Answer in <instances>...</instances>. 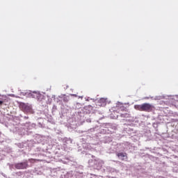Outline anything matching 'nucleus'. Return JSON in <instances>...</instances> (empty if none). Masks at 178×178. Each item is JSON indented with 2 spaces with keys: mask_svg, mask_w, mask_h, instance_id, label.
<instances>
[{
  "mask_svg": "<svg viewBox=\"0 0 178 178\" xmlns=\"http://www.w3.org/2000/svg\"><path fill=\"white\" fill-rule=\"evenodd\" d=\"M134 108L140 112H152V109H154V106L150 104L145 103L140 105H135Z\"/></svg>",
  "mask_w": 178,
  "mask_h": 178,
  "instance_id": "f257e3e1",
  "label": "nucleus"
},
{
  "mask_svg": "<svg viewBox=\"0 0 178 178\" xmlns=\"http://www.w3.org/2000/svg\"><path fill=\"white\" fill-rule=\"evenodd\" d=\"M15 168L18 170L27 169V168H29V164L27 162L17 163L15 165Z\"/></svg>",
  "mask_w": 178,
  "mask_h": 178,
  "instance_id": "f03ea898",
  "label": "nucleus"
},
{
  "mask_svg": "<svg viewBox=\"0 0 178 178\" xmlns=\"http://www.w3.org/2000/svg\"><path fill=\"white\" fill-rule=\"evenodd\" d=\"M117 156H118L119 159H121V161H127L128 157H127V153H123V152L117 153Z\"/></svg>",
  "mask_w": 178,
  "mask_h": 178,
  "instance_id": "7ed1b4c3",
  "label": "nucleus"
},
{
  "mask_svg": "<svg viewBox=\"0 0 178 178\" xmlns=\"http://www.w3.org/2000/svg\"><path fill=\"white\" fill-rule=\"evenodd\" d=\"M43 160L37 159H29V162L31 163H35V162H42Z\"/></svg>",
  "mask_w": 178,
  "mask_h": 178,
  "instance_id": "20e7f679",
  "label": "nucleus"
},
{
  "mask_svg": "<svg viewBox=\"0 0 178 178\" xmlns=\"http://www.w3.org/2000/svg\"><path fill=\"white\" fill-rule=\"evenodd\" d=\"M99 102H100V104H104V105L106 104V99L104 98L100 99Z\"/></svg>",
  "mask_w": 178,
  "mask_h": 178,
  "instance_id": "39448f33",
  "label": "nucleus"
},
{
  "mask_svg": "<svg viewBox=\"0 0 178 178\" xmlns=\"http://www.w3.org/2000/svg\"><path fill=\"white\" fill-rule=\"evenodd\" d=\"M120 117L121 118H129V114H127V113L121 114Z\"/></svg>",
  "mask_w": 178,
  "mask_h": 178,
  "instance_id": "423d86ee",
  "label": "nucleus"
},
{
  "mask_svg": "<svg viewBox=\"0 0 178 178\" xmlns=\"http://www.w3.org/2000/svg\"><path fill=\"white\" fill-rule=\"evenodd\" d=\"M120 109L121 111H122V112L126 111V108H125L124 106H120Z\"/></svg>",
  "mask_w": 178,
  "mask_h": 178,
  "instance_id": "0eeeda50",
  "label": "nucleus"
},
{
  "mask_svg": "<svg viewBox=\"0 0 178 178\" xmlns=\"http://www.w3.org/2000/svg\"><path fill=\"white\" fill-rule=\"evenodd\" d=\"M2 104H3V101H0V105H2Z\"/></svg>",
  "mask_w": 178,
  "mask_h": 178,
  "instance_id": "6e6552de",
  "label": "nucleus"
},
{
  "mask_svg": "<svg viewBox=\"0 0 178 178\" xmlns=\"http://www.w3.org/2000/svg\"><path fill=\"white\" fill-rule=\"evenodd\" d=\"M25 119H29V117H25Z\"/></svg>",
  "mask_w": 178,
  "mask_h": 178,
  "instance_id": "1a4fd4ad",
  "label": "nucleus"
}]
</instances>
